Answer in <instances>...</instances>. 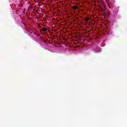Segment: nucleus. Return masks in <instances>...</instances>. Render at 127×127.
Masks as SVG:
<instances>
[{
  "instance_id": "obj_1",
  "label": "nucleus",
  "mask_w": 127,
  "mask_h": 127,
  "mask_svg": "<svg viewBox=\"0 0 127 127\" xmlns=\"http://www.w3.org/2000/svg\"><path fill=\"white\" fill-rule=\"evenodd\" d=\"M117 14H118V12H117V10H114L112 13V15H114L115 16H116V15H117Z\"/></svg>"
},
{
  "instance_id": "obj_2",
  "label": "nucleus",
  "mask_w": 127,
  "mask_h": 127,
  "mask_svg": "<svg viewBox=\"0 0 127 127\" xmlns=\"http://www.w3.org/2000/svg\"><path fill=\"white\" fill-rule=\"evenodd\" d=\"M71 8H72L73 10H76V9H78V8L77 6H72Z\"/></svg>"
},
{
  "instance_id": "obj_3",
  "label": "nucleus",
  "mask_w": 127,
  "mask_h": 127,
  "mask_svg": "<svg viewBox=\"0 0 127 127\" xmlns=\"http://www.w3.org/2000/svg\"><path fill=\"white\" fill-rule=\"evenodd\" d=\"M42 30H43V31H45V32H46V31H47V28H43L42 29Z\"/></svg>"
},
{
  "instance_id": "obj_4",
  "label": "nucleus",
  "mask_w": 127,
  "mask_h": 127,
  "mask_svg": "<svg viewBox=\"0 0 127 127\" xmlns=\"http://www.w3.org/2000/svg\"><path fill=\"white\" fill-rule=\"evenodd\" d=\"M85 21H89V20H90V18H89V17H87L85 18Z\"/></svg>"
},
{
  "instance_id": "obj_5",
  "label": "nucleus",
  "mask_w": 127,
  "mask_h": 127,
  "mask_svg": "<svg viewBox=\"0 0 127 127\" xmlns=\"http://www.w3.org/2000/svg\"><path fill=\"white\" fill-rule=\"evenodd\" d=\"M103 16H104V17H105V16L107 15V14L106 13V12H103Z\"/></svg>"
}]
</instances>
